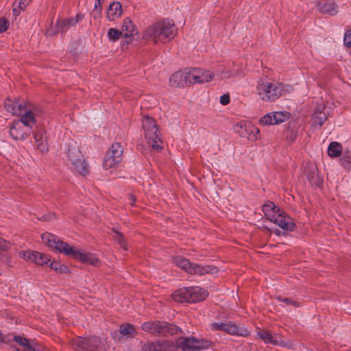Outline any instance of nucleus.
I'll return each mask as SVG.
<instances>
[{
    "mask_svg": "<svg viewBox=\"0 0 351 351\" xmlns=\"http://www.w3.org/2000/svg\"><path fill=\"white\" fill-rule=\"evenodd\" d=\"M41 238L43 242L51 249L64 253L65 255L78 260L83 263L96 266L99 262V258L94 254L77 250L67 243L62 242L51 233H44Z\"/></svg>",
    "mask_w": 351,
    "mask_h": 351,
    "instance_id": "obj_1",
    "label": "nucleus"
},
{
    "mask_svg": "<svg viewBox=\"0 0 351 351\" xmlns=\"http://www.w3.org/2000/svg\"><path fill=\"white\" fill-rule=\"evenodd\" d=\"M176 34L174 22L164 19L149 26L145 32V37L155 43H165L172 40Z\"/></svg>",
    "mask_w": 351,
    "mask_h": 351,
    "instance_id": "obj_2",
    "label": "nucleus"
},
{
    "mask_svg": "<svg viewBox=\"0 0 351 351\" xmlns=\"http://www.w3.org/2000/svg\"><path fill=\"white\" fill-rule=\"evenodd\" d=\"M263 211L265 217L271 222L278 225L282 229L287 231H291L294 228L293 219L285 214L283 210L276 206L271 202L263 205Z\"/></svg>",
    "mask_w": 351,
    "mask_h": 351,
    "instance_id": "obj_3",
    "label": "nucleus"
},
{
    "mask_svg": "<svg viewBox=\"0 0 351 351\" xmlns=\"http://www.w3.org/2000/svg\"><path fill=\"white\" fill-rule=\"evenodd\" d=\"M208 295L206 290L199 287H184L176 290L172 298L178 302H197L204 300Z\"/></svg>",
    "mask_w": 351,
    "mask_h": 351,
    "instance_id": "obj_4",
    "label": "nucleus"
},
{
    "mask_svg": "<svg viewBox=\"0 0 351 351\" xmlns=\"http://www.w3.org/2000/svg\"><path fill=\"white\" fill-rule=\"evenodd\" d=\"M4 108L13 115L22 117V121L29 124L32 121V113L38 110L30 104L19 103L18 100H13L10 98L5 99Z\"/></svg>",
    "mask_w": 351,
    "mask_h": 351,
    "instance_id": "obj_5",
    "label": "nucleus"
},
{
    "mask_svg": "<svg viewBox=\"0 0 351 351\" xmlns=\"http://www.w3.org/2000/svg\"><path fill=\"white\" fill-rule=\"evenodd\" d=\"M285 91L284 86L280 83H273L260 80L256 86V92L260 98L265 101H272L280 97Z\"/></svg>",
    "mask_w": 351,
    "mask_h": 351,
    "instance_id": "obj_6",
    "label": "nucleus"
},
{
    "mask_svg": "<svg viewBox=\"0 0 351 351\" xmlns=\"http://www.w3.org/2000/svg\"><path fill=\"white\" fill-rule=\"evenodd\" d=\"M142 126L145 137L152 149L156 151L162 149V141L159 137L158 130L155 121L148 116H145L142 120Z\"/></svg>",
    "mask_w": 351,
    "mask_h": 351,
    "instance_id": "obj_7",
    "label": "nucleus"
},
{
    "mask_svg": "<svg viewBox=\"0 0 351 351\" xmlns=\"http://www.w3.org/2000/svg\"><path fill=\"white\" fill-rule=\"evenodd\" d=\"M176 265L190 274L204 275L206 274H215L217 269L213 266H204L202 265L192 264L189 261L182 256H176L173 259Z\"/></svg>",
    "mask_w": 351,
    "mask_h": 351,
    "instance_id": "obj_8",
    "label": "nucleus"
},
{
    "mask_svg": "<svg viewBox=\"0 0 351 351\" xmlns=\"http://www.w3.org/2000/svg\"><path fill=\"white\" fill-rule=\"evenodd\" d=\"M70 168L75 172L85 175L88 172L87 165L84 156L75 143L70 145L66 151Z\"/></svg>",
    "mask_w": 351,
    "mask_h": 351,
    "instance_id": "obj_9",
    "label": "nucleus"
},
{
    "mask_svg": "<svg viewBox=\"0 0 351 351\" xmlns=\"http://www.w3.org/2000/svg\"><path fill=\"white\" fill-rule=\"evenodd\" d=\"M142 329L153 335H174L180 330L178 326L167 322H145L142 325Z\"/></svg>",
    "mask_w": 351,
    "mask_h": 351,
    "instance_id": "obj_10",
    "label": "nucleus"
},
{
    "mask_svg": "<svg viewBox=\"0 0 351 351\" xmlns=\"http://www.w3.org/2000/svg\"><path fill=\"white\" fill-rule=\"evenodd\" d=\"M38 114V112L32 113V121L29 124L22 121V117L19 120L14 121L10 128V135L14 140H24L27 136V134L29 132V128H32V125L36 122V116Z\"/></svg>",
    "mask_w": 351,
    "mask_h": 351,
    "instance_id": "obj_11",
    "label": "nucleus"
},
{
    "mask_svg": "<svg viewBox=\"0 0 351 351\" xmlns=\"http://www.w3.org/2000/svg\"><path fill=\"white\" fill-rule=\"evenodd\" d=\"M74 345L84 351H104L106 340L93 337L88 339L77 337L74 340Z\"/></svg>",
    "mask_w": 351,
    "mask_h": 351,
    "instance_id": "obj_12",
    "label": "nucleus"
},
{
    "mask_svg": "<svg viewBox=\"0 0 351 351\" xmlns=\"http://www.w3.org/2000/svg\"><path fill=\"white\" fill-rule=\"evenodd\" d=\"M123 149L119 143L112 144L110 150L107 152L103 162L105 169L114 168L122 160Z\"/></svg>",
    "mask_w": 351,
    "mask_h": 351,
    "instance_id": "obj_13",
    "label": "nucleus"
},
{
    "mask_svg": "<svg viewBox=\"0 0 351 351\" xmlns=\"http://www.w3.org/2000/svg\"><path fill=\"white\" fill-rule=\"evenodd\" d=\"M176 344L184 351H195L207 348L210 346L208 341L195 337H181L177 339Z\"/></svg>",
    "mask_w": 351,
    "mask_h": 351,
    "instance_id": "obj_14",
    "label": "nucleus"
},
{
    "mask_svg": "<svg viewBox=\"0 0 351 351\" xmlns=\"http://www.w3.org/2000/svg\"><path fill=\"white\" fill-rule=\"evenodd\" d=\"M210 327L213 330L224 331L231 335L245 336L247 334L246 330L239 328L230 322H213L210 324Z\"/></svg>",
    "mask_w": 351,
    "mask_h": 351,
    "instance_id": "obj_15",
    "label": "nucleus"
},
{
    "mask_svg": "<svg viewBox=\"0 0 351 351\" xmlns=\"http://www.w3.org/2000/svg\"><path fill=\"white\" fill-rule=\"evenodd\" d=\"M290 114L287 111H277L266 114L261 118L259 123L262 125L281 123L289 119Z\"/></svg>",
    "mask_w": 351,
    "mask_h": 351,
    "instance_id": "obj_16",
    "label": "nucleus"
},
{
    "mask_svg": "<svg viewBox=\"0 0 351 351\" xmlns=\"http://www.w3.org/2000/svg\"><path fill=\"white\" fill-rule=\"evenodd\" d=\"M257 335L265 343L274 346H285V342L277 335H272L270 330H260Z\"/></svg>",
    "mask_w": 351,
    "mask_h": 351,
    "instance_id": "obj_17",
    "label": "nucleus"
},
{
    "mask_svg": "<svg viewBox=\"0 0 351 351\" xmlns=\"http://www.w3.org/2000/svg\"><path fill=\"white\" fill-rule=\"evenodd\" d=\"M324 110L325 104L323 102L317 104L312 116V121L314 126H321L326 120L327 115L324 111Z\"/></svg>",
    "mask_w": 351,
    "mask_h": 351,
    "instance_id": "obj_18",
    "label": "nucleus"
},
{
    "mask_svg": "<svg viewBox=\"0 0 351 351\" xmlns=\"http://www.w3.org/2000/svg\"><path fill=\"white\" fill-rule=\"evenodd\" d=\"M319 10L330 15H335L338 12V7L334 0H317Z\"/></svg>",
    "mask_w": 351,
    "mask_h": 351,
    "instance_id": "obj_19",
    "label": "nucleus"
},
{
    "mask_svg": "<svg viewBox=\"0 0 351 351\" xmlns=\"http://www.w3.org/2000/svg\"><path fill=\"white\" fill-rule=\"evenodd\" d=\"M235 64H228L224 66L222 69H218L217 71V76L221 79H228L232 77L238 76L240 74L239 69H234Z\"/></svg>",
    "mask_w": 351,
    "mask_h": 351,
    "instance_id": "obj_20",
    "label": "nucleus"
},
{
    "mask_svg": "<svg viewBox=\"0 0 351 351\" xmlns=\"http://www.w3.org/2000/svg\"><path fill=\"white\" fill-rule=\"evenodd\" d=\"M121 30L123 34V36L126 39H129V40H127L128 43L134 35L137 34L136 29L128 18L123 20Z\"/></svg>",
    "mask_w": 351,
    "mask_h": 351,
    "instance_id": "obj_21",
    "label": "nucleus"
},
{
    "mask_svg": "<svg viewBox=\"0 0 351 351\" xmlns=\"http://www.w3.org/2000/svg\"><path fill=\"white\" fill-rule=\"evenodd\" d=\"M122 6L119 2L114 1L110 3L107 10V18L110 21H114L122 14Z\"/></svg>",
    "mask_w": 351,
    "mask_h": 351,
    "instance_id": "obj_22",
    "label": "nucleus"
},
{
    "mask_svg": "<svg viewBox=\"0 0 351 351\" xmlns=\"http://www.w3.org/2000/svg\"><path fill=\"white\" fill-rule=\"evenodd\" d=\"M82 16L77 15L75 18H70L66 20H59L56 23V28L58 32H65L71 27L74 26L82 19Z\"/></svg>",
    "mask_w": 351,
    "mask_h": 351,
    "instance_id": "obj_23",
    "label": "nucleus"
},
{
    "mask_svg": "<svg viewBox=\"0 0 351 351\" xmlns=\"http://www.w3.org/2000/svg\"><path fill=\"white\" fill-rule=\"evenodd\" d=\"M169 84L171 86L175 87L187 86L184 70L173 73L169 78Z\"/></svg>",
    "mask_w": 351,
    "mask_h": 351,
    "instance_id": "obj_24",
    "label": "nucleus"
},
{
    "mask_svg": "<svg viewBox=\"0 0 351 351\" xmlns=\"http://www.w3.org/2000/svg\"><path fill=\"white\" fill-rule=\"evenodd\" d=\"M197 84H204L211 82L215 78V73L210 71L201 68H197Z\"/></svg>",
    "mask_w": 351,
    "mask_h": 351,
    "instance_id": "obj_25",
    "label": "nucleus"
},
{
    "mask_svg": "<svg viewBox=\"0 0 351 351\" xmlns=\"http://www.w3.org/2000/svg\"><path fill=\"white\" fill-rule=\"evenodd\" d=\"M119 333L123 337L127 338H133L137 334L134 326L131 324H124L121 325L119 327Z\"/></svg>",
    "mask_w": 351,
    "mask_h": 351,
    "instance_id": "obj_26",
    "label": "nucleus"
},
{
    "mask_svg": "<svg viewBox=\"0 0 351 351\" xmlns=\"http://www.w3.org/2000/svg\"><path fill=\"white\" fill-rule=\"evenodd\" d=\"M186 85L197 84V68H189L184 70Z\"/></svg>",
    "mask_w": 351,
    "mask_h": 351,
    "instance_id": "obj_27",
    "label": "nucleus"
},
{
    "mask_svg": "<svg viewBox=\"0 0 351 351\" xmlns=\"http://www.w3.org/2000/svg\"><path fill=\"white\" fill-rule=\"evenodd\" d=\"M245 132L247 134V138L251 141H256L260 138L259 129L251 124V123L248 124V128Z\"/></svg>",
    "mask_w": 351,
    "mask_h": 351,
    "instance_id": "obj_28",
    "label": "nucleus"
},
{
    "mask_svg": "<svg viewBox=\"0 0 351 351\" xmlns=\"http://www.w3.org/2000/svg\"><path fill=\"white\" fill-rule=\"evenodd\" d=\"M36 143L37 144V148L42 152L47 151V145L46 143V138L43 134H36L34 136Z\"/></svg>",
    "mask_w": 351,
    "mask_h": 351,
    "instance_id": "obj_29",
    "label": "nucleus"
},
{
    "mask_svg": "<svg viewBox=\"0 0 351 351\" xmlns=\"http://www.w3.org/2000/svg\"><path fill=\"white\" fill-rule=\"evenodd\" d=\"M341 152L342 147L339 143L337 142H332L330 144L328 149V153L330 157H337Z\"/></svg>",
    "mask_w": 351,
    "mask_h": 351,
    "instance_id": "obj_30",
    "label": "nucleus"
},
{
    "mask_svg": "<svg viewBox=\"0 0 351 351\" xmlns=\"http://www.w3.org/2000/svg\"><path fill=\"white\" fill-rule=\"evenodd\" d=\"M166 343L162 342H155L148 343L145 347V351H166Z\"/></svg>",
    "mask_w": 351,
    "mask_h": 351,
    "instance_id": "obj_31",
    "label": "nucleus"
},
{
    "mask_svg": "<svg viewBox=\"0 0 351 351\" xmlns=\"http://www.w3.org/2000/svg\"><path fill=\"white\" fill-rule=\"evenodd\" d=\"M31 0H15L13 3V13L14 15H19L20 11L26 8Z\"/></svg>",
    "mask_w": 351,
    "mask_h": 351,
    "instance_id": "obj_32",
    "label": "nucleus"
},
{
    "mask_svg": "<svg viewBox=\"0 0 351 351\" xmlns=\"http://www.w3.org/2000/svg\"><path fill=\"white\" fill-rule=\"evenodd\" d=\"M50 262L49 257L43 253L36 252L34 263L39 265H48Z\"/></svg>",
    "mask_w": 351,
    "mask_h": 351,
    "instance_id": "obj_33",
    "label": "nucleus"
},
{
    "mask_svg": "<svg viewBox=\"0 0 351 351\" xmlns=\"http://www.w3.org/2000/svg\"><path fill=\"white\" fill-rule=\"evenodd\" d=\"M248 124H250V122L242 120L234 123L233 128L237 133L239 134L241 136H245V134L243 133V130L246 131L248 128Z\"/></svg>",
    "mask_w": 351,
    "mask_h": 351,
    "instance_id": "obj_34",
    "label": "nucleus"
},
{
    "mask_svg": "<svg viewBox=\"0 0 351 351\" xmlns=\"http://www.w3.org/2000/svg\"><path fill=\"white\" fill-rule=\"evenodd\" d=\"M107 36L110 41L115 42L118 40L121 36H123V34L121 30L119 31L114 28H110L108 32Z\"/></svg>",
    "mask_w": 351,
    "mask_h": 351,
    "instance_id": "obj_35",
    "label": "nucleus"
},
{
    "mask_svg": "<svg viewBox=\"0 0 351 351\" xmlns=\"http://www.w3.org/2000/svg\"><path fill=\"white\" fill-rule=\"evenodd\" d=\"M19 256L27 261L34 263L35 256L36 255V251H21L19 253Z\"/></svg>",
    "mask_w": 351,
    "mask_h": 351,
    "instance_id": "obj_36",
    "label": "nucleus"
},
{
    "mask_svg": "<svg viewBox=\"0 0 351 351\" xmlns=\"http://www.w3.org/2000/svg\"><path fill=\"white\" fill-rule=\"evenodd\" d=\"M113 232H114V235H113L114 239L118 242V243H119L121 245V247L124 250H127L128 247L125 243L123 236L121 234V232H119L117 230H113Z\"/></svg>",
    "mask_w": 351,
    "mask_h": 351,
    "instance_id": "obj_37",
    "label": "nucleus"
},
{
    "mask_svg": "<svg viewBox=\"0 0 351 351\" xmlns=\"http://www.w3.org/2000/svg\"><path fill=\"white\" fill-rule=\"evenodd\" d=\"M10 25V22L5 18H0V34L5 32Z\"/></svg>",
    "mask_w": 351,
    "mask_h": 351,
    "instance_id": "obj_38",
    "label": "nucleus"
},
{
    "mask_svg": "<svg viewBox=\"0 0 351 351\" xmlns=\"http://www.w3.org/2000/svg\"><path fill=\"white\" fill-rule=\"evenodd\" d=\"M341 164L344 166L346 169L350 168V160H351V156L350 155H345L341 158Z\"/></svg>",
    "mask_w": 351,
    "mask_h": 351,
    "instance_id": "obj_39",
    "label": "nucleus"
},
{
    "mask_svg": "<svg viewBox=\"0 0 351 351\" xmlns=\"http://www.w3.org/2000/svg\"><path fill=\"white\" fill-rule=\"evenodd\" d=\"M343 41L346 46L351 47V30H348L346 32Z\"/></svg>",
    "mask_w": 351,
    "mask_h": 351,
    "instance_id": "obj_40",
    "label": "nucleus"
},
{
    "mask_svg": "<svg viewBox=\"0 0 351 351\" xmlns=\"http://www.w3.org/2000/svg\"><path fill=\"white\" fill-rule=\"evenodd\" d=\"M279 301L285 303V305H287V306H289V305H291V306H295L297 305L296 302L295 301H293L289 298H278Z\"/></svg>",
    "mask_w": 351,
    "mask_h": 351,
    "instance_id": "obj_41",
    "label": "nucleus"
},
{
    "mask_svg": "<svg viewBox=\"0 0 351 351\" xmlns=\"http://www.w3.org/2000/svg\"><path fill=\"white\" fill-rule=\"evenodd\" d=\"M230 102V96L228 94H224L220 97V103L222 105H227Z\"/></svg>",
    "mask_w": 351,
    "mask_h": 351,
    "instance_id": "obj_42",
    "label": "nucleus"
},
{
    "mask_svg": "<svg viewBox=\"0 0 351 351\" xmlns=\"http://www.w3.org/2000/svg\"><path fill=\"white\" fill-rule=\"evenodd\" d=\"M50 267H51V269L56 270V271H58L60 270V271H63L64 270L62 269V267L61 265H60V264L58 263H51L49 264Z\"/></svg>",
    "mask_w": 351,
    "mask_h": 351,
    "instance_id": "obj_43",
    "label": "nucleus"
},
{
    "mask_svg": "<svg viewBox=\"0 0 351 351\" xmlns=\"http://www.w3.org/2000/svg\"><path fill=\"white\" fill-rule=\"evenodd\" d=\"M286 137L290 141H294L295 137H296V134L293 132V131H287L286 132Z\"/></svg>",
    "mask_w": 351,
    "mask_h": 351,
    "instance_id": "obj_44",
    "label": "nucleus"
},
{
    "mask_svg": "<svg viewBox=\"0 0 351 351\" xmlns=\"http://www.w3.org/2000/svg\"><path fill=\"white\" fill-rule=\"evenodd\" d=\"M101 0H95V11L97 14H99L101 12Z\"/></svg>",
    "mask_w": 351,
    "mask_h": 351,
    "instance_id": "obj_45",
    "label": "nucleus"
},
{
    "mask_svg": "<svg viewBox=\"0 0 351 351\" xmlns=\"http://www.w3.org/2000/svg\"><path fill=\"white\" fill-rule=\"evenodd\" d=\"M8 247V244L5 241L0 239V250H6Z\"/></svg>",
    "mask_w": 351,
    "mask_h": 351,
    "instance_id": "obj_46",
    "label": "nucleus"
},
{
    "mask_svg": "<svg viewBox=\"0 0 351 351\" xmlns=\"http://www.w3.org/2000/svg\"><path fill=\"white\" fill-rule=\"evenodd\" d=\"M47 34H49V35H51L52 32L50 30H48Z\"/></svg>",
    "mask_w": 351,
    "mask_h": 351,
    "instance_id": "obj_47",
    "label": "nucleus"
}]
</instances>
